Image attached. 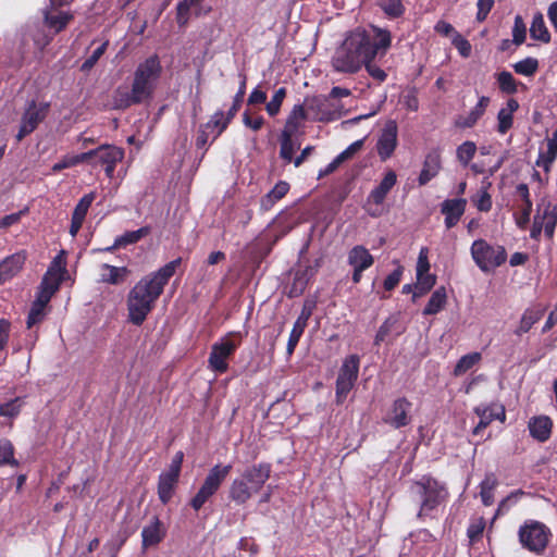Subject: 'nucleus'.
<instances>
[{"label": "nucleus", "mask_w": 557, "mask_h": 557, "mask_svg": "<svg viewBox=\"0 0 557 557\" xmlns=\"http://www.w3.org/2000/svg\"><path fill=\"white\" fill-rule=\"evenodd\" d=\"M375 40L366 32H355L346 37L343 45L332 58V66L336 72L354 74L360 71L366 60L385 55L392 45V35L387 29L374 26Z\"/></svg>", "instance_id": "1"}, {"label": "nucleus", "mask_w": 557, "mask_h": 557, "mask_svg": "<svg viewBox=\"0 0 557 557\" xmlns=\"http://www.w3.org/2000/svg\"><path fill=\"white\" fill-rule=\"evenodd\" d=\"M181 263L182 258L178 257L135 284L127 296L128 321L131 323L140 326L145 322L154 308L156 301L163 293L164 286L175 274Z\"/></svg>", "instance_id": "2"}, {"label": "nucleus", "mask_w": 557, "mask_h": 557, "mask_svg": "<svg viewBox=\"0 0 557 557\" xmlns=\"http://www.w3.org/2000/svg\"><path fill=\"white\" fill-rule=\"evenodd\" d=\"M162 74V65L157 54L148 57L135 69L131 89L117 87L114 103L117 109H128L152 99Z\"/></svg>", "instance_id": "3"}, {"label": "nucleus", "mask_w": 557, "mask_h": 557, "mask_svg": "<svg viewBox=\"0 0 557 557\" xmlns=\"http://www.w3.org/2000/svg\"><path fill=\"white\" fill-rule=\"evenodd\" d=\"M410 495L419 503L417 518L425 520L435 518L441 506H445L449 492L445 483L430 474L422 475L410 485Z\"/></svg>", "instance_id": "4"}, {"label": "nucleus", "mask_w": 557, "mask_h": 557, "mask_svg": "<svg viewBox=\"0 0 557 557\" xmlns=\"http://www.w3.org/2000/svg\"><path fill=\"white\" fill-rule=\"evenodd\" d=\"M240 332H231L214 343L208 358V367L218 374L228 370V359L235 354L242 343Z\"/></svg>", "instance_id": "5"}, {"label": "nucleus", "mask_w": 557, "mask_h": 557, "mask_svg": "<svg viewBox=\"0 0 557 557\" xmlns=\"http://www.w3.org/2000/svg\"><path fill=\"white\" fill-rule=\"evenodd\" d=\"M232 465H215L213 466L207 476L205 478L201 486L195 496L189 500L190 507L197 512L203 505L216 494L225 479L231 473Z\"/></svg>", "instance_id": "6"}, {"label": "nucleus", "mask_w": 557, "mask_h": 557, "mask_svg": "<svg viewBox=\"0 0 557 557\" xmlns=\"http://www.w3.org/2000/svg\"><path fill=\"white\" fill-rule=\"evenodd\" d=\"M470 252L478 268L486 273L500 267L507 260V252L503 246H493L482 238L472 243Z\"/></svg>", "instance_id": "7"}, {"label": "nucleus", "mask_w": 557, "mask_h": 557, "mask_svg": "<svg viewBox=\"0 0 557 557\" xmlns=\"http://www.w3.org/2000/svg\"><path fill=\"white\" fill-rule=\"evenodd\" d=\"M86 164L91 168L102 166L104 169L106 176L112 178L116 164L122 162L125 156L123 148L103 144L99 147L84 152Z\"/></svg>", "instance_id": "8"}, {"label": "nucleus", "mask_w": 557, "mask_h": 557, "mask_svg": "<svg viewBox=\"0 0 557 557\" xmlns=\"http://www.w3.org/2000/svg\"><path fill=\"white\" fill-rule=\"evenodd\" d=\"M359 367L360 358L358 355H349L344 359L335 382V403L337 405H343L355 387L359 375Z\"/></svg>", "instance_id": "9"}, {"label": "nucleus", "mask_w": 557, "mask_h": 557, "mask_svg": "<svg viewBox=\"0 0 557 557\" xmlns=\"http://www.w3.org/2000/svg\"><path fill=\"white\" fill-rule=\"evenodd\" d=\"M549 536V529L539 521H527L519 529V541L522 547L535 554H542L545 550Z\"/></svg>", "instance_id": "10"}, {"label": "nucleus", "mask_w": 557, "mask_h": 557, "mask_svg": "<svg viewBox=\"0 0 557 557\" xmlns=\"http://www.w3.org/2000/svg\"><path fill=\"white\" fill-rule=\"evenodd\" d=\"M413 404L405 396L397 397L393 400L382 421L396 430L408 426L412 422Z\"/></svg>", "instance_id": "11"}, {"label": "nucleus", "mask_w": 557, "mask_h": 557, "mask_svg": "<svg viewBox=\"0 0 557 557\" xmlns=\"http://www.w3.org/2000/svg\"><path fill=\"white\" fill-rule=\"evenodd\" d=\"M49 109V102L37 103L35 100H32L22 115L20 129L16 134V140L21 141L27 135L33 133L47 117Z\"/></svg>", "instance_id": "12"}, {"label": "nucleus", "mask_w": 557, "mask_h": 557, "mask_svg": "<svg viewBox=\"0 0 557 557\" xmlns=\"http://www.w3.org/2000/svg\"><path fill=\"white\" fill-rule=\"evenodd\" d=\"M473 412L480 418L479 423L473 428L472 434L480 435L494 420L504 422L506 410L502 404H481L473 408Z\"/></svg>", "instance_id": "13"}, {"label": "nucleus", "mask_w": 557, "mask_h": 557, "mask_svg": "<svg viewBox=\"0 0 557 557\" xmlns=\"http://www.w3.org/2000/svg\"><path fill=\"white\" fill-rule=\"evenodd\" d=\"M341 104H334L326 96H315L308 101V110L320 122H331L342 116Z\"/></svg>", "instance_id": "14"}, {"label": "nucleus", "mask_w": 557, "mask_h": 557, "mask_svg": "<svg viewBox=\"0 0 557 557\" xmlns=\"http://www.w3.org/2000/svg\"><path fill=\"white\" fill-rule=\"evenodd\" d=\"M42 24L53 34L54 36L63 32L69 24L74 20L72 11L52 10L44 8L41 10Z\"/></svg>", "instance_id": "15"}, {"label": "nucleus", "mask_w": 557, "mask_h": 557, "mask_svg": "<svg viewBox=\"0 0 557 557\" xmlns=\"http://www.w3.org/2000/svg\"><path fill=\"white\" fill-rule=\"evenodd\" d=\"M397 124L395 121H388L376 143V150L380 159L386 161L392 157L397 147Z\"/></svg>", "instance_id": "16"}, {"label": "nucleus", "mask_w": 557, "mask_h": 557, "mask_svg": "<svg viewBox=\"0 0 557 557\" xmlns=\"http://www.w3.org/2000/svg\"><path fill=\"white\" fill-rule=\"evenodd\" d=\"M442 170V152L440 148H432L424 157L421 172L418 176L419 186H425Z\"/></svg>", "instance_id": "17"}, {"label": "nucleus", "mask_w": 557, "mask_h": 557, "mask_svg": "<svg viewBox=\"0 0 557 557\" xmlns=\"http://www.w3.org/2000/svg\"><path fill=\"white\" fill-rule=\"evenodd\" d=\"M467 208L466 198L446 199L441 203V213L444 215V224L447 230L455 227Z\"/></svg>", "instance_id": "18"}, {"label": "nucleus", "mask_w": 557, "mask_h": 557, "mask_svg": "<svg viewBox=\"0 0 557 557\" xmlns=\"http://www.w3.org/2000/svg\"><path fill=\"white\" fill-rule=\"evenodd\" d=\"M547 306L535 304L524 309L521 319L513 330L516 336H522L530 332L534 324H536L545 314Z\"/></svg>", "instance_id": "19"}, {"label": "nucleus", "mask_w": 557, "mask_h": 557, "mask_svg": "<svg viewBox=\"0 0 557 557\" xmlns=\"http://www.w3.org/2000/svg\"><path fill=\"white\" fill-rule=\"evenodd\" d=\"M27 253L25 250L8 256L0 262V285L13 278L23 269Z\"/></svg>", "instance_id": "20"}, {"label": "nucleus", "mask_w": 557, "mask_h": 557, "mask_svg": "<svg viewBox=\"0 0 557 557\" xmlns=\"http://www.w3.org/2000/svg\"><path fill=\"white\" fill-rule=\"evenodd\" d=\"M397 183V174L393 170H388L382 181L375 186L367 197V205H383L389 191Z\"/></svg>", "instance_id": "21"}, {"label": "nucleus", "mask_w": 557, "mask_h": 557, "mask_svg": "<svg viewBox=\"0 0 557 557\" xmlns=\"http://www.w3.org/2000/svg\"><path fill=\"white\" fill-rule=\"evenodd\" d=\"M515 195L522 201L519 213L515 214L516 224L519 228L524 230L530 222L533 209L529 186L525 183L518 184L516 186Z\"/></svg>", "instance_id": "22"}, {"label": "nucleus", "mask_w": 557, "mask_h": 557, "mask_svg": "<svg viewBox=\"0 0 557 557\" xmlns=\"http://www.w3.org/2000/svg\"><path fill=\"white\" fill-rule=\"evenodd\" d=\"M312 309H313V306L308 305L306 302L301 309L299 317L295 321L294 326L290 331L288 342H287V347H286V351L288 355H292L294 352L296 346L298 345L300 337L302 336L305 329L307 327L308 320L310 319V317L312 314Z\"/></svg>", "instance_id": "23"}, {"label": "nucleus", "mask_w": 557, "mask_h": 557, "mask_svg": "<svg viewBox=\"0 0 557 557\" xmlns=\"http://www.w3.org/2000/svg\"><path fill=\"white\" fill-rule=\"evenodd\" d=\"M166 535V530L159 519L158 516H154L150 523L145 525L141 531V545L143 548H148L151 546H156L163 541Z\"/></svg>", "instance_id": "24"}, {"label": "nucleus", "mask_w": 557, "mask_h": 557, "mask_svg": "<svg viewBox=\"0 0 557 557\" xmlns=\"http://www.w3.org/2000/svg\"><path fill=\"white\" fill-rule=\"evenodd\" d=\"M272 467L268 462H260L247 468L243 473V479L251 484L253 492H258L269 480Z\"/></svg>", "instance_id": "25"}, {"label": "nucleus", "mask_w": 557, "mask_h": 557, "mask_svg": "<svg viewBox=\"0 0 557 557\" xmlns=\"http://www.w3.org/2000/svg\"><path fill=\"white\" fill-rule=\"evenodd\" d=\"M491 99L487 96H481L476 104L468 112L467 115H459L455 125L458 128L466 129L472 128L479 120L484 115L487 107L490 106Z\"/></svg>", "instance_id": "26"}, {"label": "nucleus", "mask_w": 557, "mask_h": 557, "mask_svg": "<svg viewBox=\"0 0 557 557\" xmlns=\"http://www.w3.org/2000/svg\"><path fill=\"white\" fill-rule=\"evenodd\" d=\"M530 435L540 443L549 440L553 430V420L548 416H535L529 420Z\"/></svg>", "instance_id": "27"}, {"label": "nucleus", "mask_w": 557, "mask_h": 557, "mask_svg": "<svg viewBox=\"0 0 557 557\" xmlns=\"http://www.w3.org/2000/svg\"><path fill=\"white\" fill-rule=\"evenodd\" d=\"M61 280V275H58L53 267H50L42 277L36 299L41 300L48 305L51 297L59 289Z\"/></svg>", "instance_id": "28"}, {"label": "nucleus", "mask_w": 557, "mask_h": 557, "mask_svg": "<svg viewBox=\"0 0 557 557\" xmlns=\"http://www.w3.org/2000/svg\"><path fill=\"white\" fill-rule=\"evenodd\" d=\"M25 37L33 40L38 51H44L51 44L54 35L42 23H34L27 26Z\"/></svg>", "instance_id": "29"}, {"label": "nucleus", "mask_w": 557, "mask_h": 557, "mask_svg": "<svg viewBox=\"0 0 557 557\" xmlns=\"http://www.w3.org/2000/svg\"><path fill=\"white\" fill-rule=\"evenodd\" d=\"M180 476L172 474L170 472H162L158 478V486H157V493L159 500L162 503V505H166L172 499L177 483H178Z\"/></svg>", "instance_id": "30"}, {"label": "nucleus", "mask_w": 557, "mask_h": 557, "mask_svg": "<svg viewBox=\"0 0 557 557\" xmlns=\"http://www.w3.org/2000/svg\"><path fill=\"white\" fill-rule=\"evenodd\" d=\"M557 158V128L553 132V136L546 139V151H540L535 164L542 168L546 173L552 169Z\"/></svg>", "instance_id": "31"}, {"label": "nucleus", "mask_w": 557, "mask_h": 557, "mask_svg": "<svg viewBox=\"0 0 557 557\" xmlns=\"http://www.w3.org/2000/svg\"><path fill=\"white\" fill-rule=\"evenodd\" d=\"M519 109V102L515 98H509L506 108H502L497 113V132L506 134L513 125V113Z\"/></svg>", "instance_id": "32"}, {"label": "nucleus", "mask_w": 557, "mask_h": 557, "mask_svg": "<svg viewBox=\"0 0 557 557\" xmlns=\"http://www.w3.org/2000/svg\"><path fill=\"white\" fill-rule=\"evenodd\" d=\"M374 263L373 256L361 245L352 247L348 252V264L352 268L367 270Z\"/></svg>", "instance_id": "33"}, {"label": "nucleus", "mask_w": 557, "mask_h": 557, "mask_svg": "<svg viewBox=\"0 0 557 557\" xmlns=\"http://www.w3.org/2000/svg\"><path fill=\"white\" fill-rule=\"evenodd\" d=\"M289 190V184L285 181H280L275 186L265 194L260 200V209L262 211L271 210L274 205L283 199Z\"/></svg>", "instance_id": "34"}, {"label": "nucleus", "mask_w": 557, "mask_h": 557, "mask_svg": "<svg viewBox=\"0 0 557 557\" xmlns=\"http://www.w3.org/2000/svg\"><path fill=\"white\" fill-rule=\"evenodd\" d=\"M252 491L244 479H235L230 486L228 497L237 505H244L250 499Z\"/></svg>", "instance_id": "35"}, {"label": "nucleus", "mask_w": 557, "mask_h": 557, "mask_svg": "<svg viewBox=\"0 0 557 557\" xmlns=\"http://www.w3.org/2000/svg\"><path fill=\"white\" fill-rule=\"evenodd\" d=\"M446 302H447L446 288L444 286H441L432 293L426 306L423 309V314L424 315L437 314L440 311H442L444 309Z\"/></svg>", "instance_id": "36"}, {"label": "nucleus", "mask_w": 557, "mask_h": 557, "mask_svg": "<svg viewBox=\"0 0 557 557\" xmlns=\"http://www.w3.org/2000/svg\"><path fill=\"white\" fill-rule=\"evenodd\" d=\"M530 36L534 40H540L544 44L550 42V33L546 27L543 14L537 12L534 14L530 27Z\"/></svg>", "instance_id": "37"}, {"label": "nucleus", "mask_w": 557, "mask_h": 557, "mask_svg": "<svg viewBox=\"0 0 557 557\" xmlns=\"http://www.w3.org/2000/svg\"><path fill=\"white\" fill-rule=\"evenodd\" d=\"M103 273H101V282L109 283V284H120L123 283L129 273L128 269L126 267H114L110 265L108 263H103L101 265Z\"/></svg>", "instance_id": "38"}, {"label": "nucleus", "mask_w": 557, "mask_h": 557, "mask_svg": "<svg viewBox=\"0 0 557 557\" xmlns=\"http://www.w3.org/2000/svg\"><path fill=\"white\" fill-rule=\"evenodd\" d=\"M307 119V112L302 104H295L288 114L285 126L282 132H287L289 134H295L301 122Z\"/></svg>", "instance_id": "39"}, {"label": "nucleus", "mask_w": 557, "mask_h": 557, "mask_svg": "<svg viewBox=\"0 0 557 557\" xmlns=\"http://www.w3.org/2000/svg\"><path fill=\"white\" fill-rule=\"evenodd\" d=\"M498 88L502 92L507 95H515L518 92V87L524 85L516 81L513 75L508 71H502L495 74Z\"/></svg>", "instance_id": "40"}, {"label": "nucleus", "mask_w": 557, "mask_h": 557, "mask_svg": "<svg viewBox=\"0 0 557 557\" xmlns=\"http://www.w3.org/2000/svg\"><path fill=\"white\" fill-rule=\"evenodd\" d=\"M498 481L494 473H486L484 480L480 483V496L484 506H491L494 503V490Z\"/></svg>", "instance_id": "41"}, {"label": "nucleus", "mask_w": 557, "mask_h": 557, "mask_svg": "<svg viewBox=\"0 0 557 557\" xmlns=\"http://www.w3.org/2000/svg\"><path fill=\"white\" fill-rule=\"evenodd\" d=\"M478 147L474 141L466 140L456 149V158L462 168H468L476 153Z\"/></svg>", "instance_id": "42"}, {"label": "nucleus", "mask_w": 557, "mask_h": 557, "mask_svg": "<svg viewBox=\"0 0 557 557\" xmlns=\"http://www.w3.org/2000/svg\"><path fill=\"white\" fill-rule=\"evenodd\" d=\"M234 117H230V113L224 112L222 110L215 111L210 120L207 122V126H214L215 133L213 135L212 141L215 140L230 125Z\"/></svg>", "instance_id": "43"}, {"label": "nucleus", "mask_w": 557, "mask_h": 557, "mask_svg": "<svg viewBox=\"0 0 557 557\" xmlns=\"http://www.w3.org/2000/svg\"><path fill=\"white\" fill-rule=\"evenodd\" d=\"M379 7L391 20L399 18L406 12V7L401 0H380Z\"/></svg>", "instance_id": "44"}, {"label": "nucleus", "mask_w": 557, "mask_h": 557, "mask_svg": "<svg viewBox=\"0 0 557 557\" xmlns=\"http://www.w3.org/2000/svg\"><path fill=\"white\" fill-rule=\"evenodd\" d=\"M482 359V356L480 352H470L465 356H462L458 362L456 363L453 374L455 376H460L465 374L467 371L472 369L475 364H478Z\"/></svg>", "instance_id": "45"}, {"label": "nucleus", "mask_w": 557, "mask_h": 557, "mask_svg": "<svg viewBox=\"0 0 557 557\" xmlns=\"http://www.w3.org/2000/svg\"><path fill=\"white\" fill-rule=\"evenodd\" d=\"M15 448L8 438H0V467L12 466L17 467L18 461L14 457Z\"/></svg>", "instance_id": "46"}, {"label": "nucleus", "mask_w": 557, "mask_h": 557, "mask_svg": "<svg viewBox=\"0 0 557 557\" xmlns=\"http://www.w3.org/2000/svg\"><path fill=\"white\" fill-rule=\"evenodd\" d=\"M203 0H182L176 5V22L180 26H185L190 17V9L198 7Z\"/></svg>", "instance_id": "47"}, {"label": "nucleus", "mask_w": 557, "mask_h": 557, "mask_svg": "<svg viewBox=\"0 0 557 557\" xmlns=\"http://www.w3.org/2000/svg\"><path fill=\"white\" fill-rule=\"evenodd\" d=\"M149 233V226H143L136 231L125 232L123 235L116 237V246H121V248H123L128 245L136 244Z\"/></svg>", "instance_id": "48"}, {"label": "nucleus", "mask_w": 557, "mask_h": 557, "mask_svg": "<svg viewBox=\"0 0 557 557\" xmlns=\"http://www.w3.org/2000/svg\"><path fill=\"white\" fill-rule=\"evenodd\" d=\"M46 307L47 304L44 301L37 299L34 300L26 320L27 329H32L34 325L42 322L46 317Z\"/></svg>", "instance_id": "49"}, {"label": "nucleus", "mask_w": 557, "mask_h": 557, "mask_svg": "<svg viewBox=\"0 0 557 557\" xmlns=\"http://www.w3.org/2000/svg\"><path fill=\"white\" fill-rule=\"evenodd\" d=\"M25 401L23 397H15L0 405V417L15 419L22 411Z\"/></svg>", "instance_id": "50"}, {"label": "nucleus", "mask_w": 557, "mask_h": 557, "mask_svg": "<svg viewBox=\"0 0 557 557\" xmlns=\"http://www.w3.org/2000/svg\"><path fill=\"white\" fill-rule=\"evenodd\" d=\"M293 136H294V134H289L287 132H282L281 138H280V144H281L280 157L286 163H290L292 161L294 162L293 156H294L295 147H294V143H293Z\"/></svg>", "instance_id": "51"}, {"label": "nucleus", "mask_w": 557, "mask_h": 557, "mask_svg": "<svg viewBox=\"0 0 557 557\" xmlns=\"http://www.w3.org/2000/svg\"><path fill=\"white\" fill-rule=\"evenodd\" d=\"M513 71L519 75L533 76L539 70V60L532 57H528L521 61L516 62Z\"/></svg>", "instance_id": "52"}, {"label": "nucleus", "mask_w": 557, "mask_h": 557, "mask_svg": "<svg viewBox=\"0 0 557 557\" xmlns=\"http://www.w3.org/2000/svg\"><path fill=\"white\" fill-rule=\"evenodd\" d=\"M96 198V194L94 191H90L86 195H84L77 205L75 206L72 218L85 221V218L87 215V212L92 203V201Z\"/></svg>", "instance_id": "53"}, {"label": "nucleus", "mask_w": 557, "mask_h": 557, "mask_svg": "<svg viewBox=\"0 0 557 557\" xmlns=\"http://www.w3.org/2000/svg\"><path fill=\"white\" fill-rule=\"evenodd\" d=\"M286 94L287 91L285 87L278 88L272 96L271 100L265 104V110L270 116H275L280 113Z\"/></svg>", "instance_id": "54"}, {"label": "nucleus", "mask_w": 557, "mask_h": 557, "mask_svg": "<svg viewBox=\"0 0 557 557\" xmlns=\"http://www.w3.org/2000/svg\"><path fill=\"white\" fill-rule=\"evenodd\" d=\"M471 200L475 208L481 212H488L492 209V196L487 191V188H481L476 195L472 196Z\"/></svg>", "instance_id": "55"}, {"label": "nucleus", "mask_w": 557, "mask_h": 557, "mask_svg": "<svg viewBox=\"0 0 557 557\" xmlns=\"http://www.w3.org/2000/svg\"><path fill=\"white\" fill-rule=\"evenodd\" d=\"M109 46V41L102 42L98 48H96L92 53L83 62L81 65L82 72H89L99 61V59L104 54Z\"/></svg>", "instance_id": "56"}, {"label": "nucleus", "mask_w": 557, "mask_h": 557, "mask_svg": "<svg viewBox=\"0 0 557 557\" xmlns=\"http://www.w3.org/2000/svg\"><path fill=\"white\" fill-rule=\"evenodd\" d=\"M485 525L486 523L483 517H480L471 521L467 529V536L469 537L471 543H476L481 540Z\"/></svg>", "instance_id": "57"}, {"label": "nucleus", "mask_w": 557, "mask_h": 557, "mask_svg": "<svg viewBox=\"0 0 557 557\" xmlns=\"http://www.w3.org/2000/svg\"><path fill=\"white\" fill-rule=\"evenodd\" d=\"M84 152L75 154V156H66L61 161L57 162L52 166L53 172H61L64 169L73 168L85 162Z\"/></svg>", "instance_id": "58"}, {"label": "nucleus", "mask_w": 557, "mask_h": 557, "mask_svg": "<svg viewBox=\"0 0 557 557\" xmlns=\"http://www.w3.org/2000/svg\"><path fill=\"white\" fill-rule=\"evenodd\" d=\"M307 272L308 269L305 270L304 272H296L289 292L290 297L299 296L305 292L309 281V278L307 277Z\"/></svg>", "instance_id": "59"}, {"label": "nucleus", "mask_w": 557, "mask_h": 557, "mask_svg": "<svg viewBox=\"0 0 557 557\" xmlns=\"http://www.w3.org/2000/svg\"><path fill=\"white\" fill-rule=\"evenodd\" d=\"M527 27L521 15H516L512 28V42L517 46L525 41Z\"/></svg>", "instance_id": "60"}, {"label": "nucleus", "mask_w": 557, "mask_h": 557, "mask_svg": "<svg viewBox=\"0 0 557 557\" xmlns=\"http://www.w3.org/2000/svg\"><path fill=\"white\" fill-rule=\"evenodd\" d=\"M245 94H246V76L244 75L242 78V82L239 84L238 90L233 98V103L227 111L230 113V117H235V115L239 111V109L243 104V101H244Z\"/></svg>", "instance_id": "61"}, {"label": "nucleus", "mask_w": 557, "mask_h": 557, "mask_svg": "<svg viewBox=\"0 0 557 557\" xmlns=\"http://www.w3.org/2000/svg\"><path fill=\"white\" fill-rule=\"evenodd\" d=\"M374 59H369V60H366L364 64L362 66H364L367 73L375 81L377 82L379 84L383 83L386 81L387 78V73L381 69L380 66H377L374 62Z\"/></svg>", "instance_id": "62"}, {"label": "nucleus", "mask_w": 557, "mask_h": 557, "mask_svg": "<svg viewBox=\"0 0 557 557\" xmlns=\"http://www.w3.org/2000/svg\"><path fill=\"white\" fill-rule=\"evenodd\" d=\"M403 272L404 268L398 264L397 268L387 275L383 282V287L386 292H392L400 283Z\"/></svg>", "instance_id": "63"}, {"label": "nucleus", "mask_w": 557, "mask_h": 557, "mask_svg": "<svg viewBox=\"0 0 557 557\" xmlns=\"http://www.w3.org/2000/svg\"><path fill=\"white\" fill-rule=\"evenodd\" d=\"M243 123L246 127L251 128L252 131L257 132L262 128L264 125V119L262 115H258L256 117H252L249 110H246L243 113Z\"/></svg>", "instance_id": "64"}]
</instances>
